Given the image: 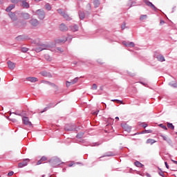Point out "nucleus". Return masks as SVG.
<instances>
[{"label":"nucleus","mask_w":177,"mask_h":177,"mask_svg":"<svg viewBox=\"0 0 177 177\" xmlns=\"http://www.w3.org/2000/svg\"><path fill=\"white\" fill-rule=\"evenodd\" d=\"M49 162L51 167H57V165H60L62 160L59 158H53Z\"/></svg>","instance_id":"nucleus-1"},{"label":"nucleus","mask_w":177,"mask_h":177,"mask_svg":"<svg viewBox=\"0 0 177 177\" xmlns=\"http://www.w3.org/2000/svg\"><path fill=\"white\" fill-rule=\"evenodd\" d=\"M57 12L59 15H62L66 20H71V17L66 13V11H63L62 9H58Z\"/></svg>","instance_id":"nucleus-2"},{"label":"nucleus","mask_w":177,"mask_h":177,"mask_svg":"<svg viewBox=\"0 0 177 177\" xmlns=\"http://www.w3.org/2000/svg\"><path fill=\"white\" fill-rule=\"evenodd\" d=\"M57 12L59 15H62L66 20H71V17L66 13V11H63L62 9H58Z\"/></svg>","instance_id":"nucleus-3"},{"label":"nucleus","mask_w":177,"mask_h":177,"mask_svg":"<svg viewBox=\"0 0 177 177\" xmlns=\"http://www.w3.org/2000/svg\"><path fill=\"white\" fill-rule=\"evenodd\" d=\"M36 14L40 20H44L45 19V12L43 10H37Z\"/></svg>","instance_id":"nucleus-4"},{"label":"nucleus","mask_w":177,"mask_h":177,"mask_svg":"<svg viewBox=\"0 0 177 177\" xmlns=\"http://www.w3.org/2000/svg\"><path fill=\"white\" fill-rule=\"evenodd\" d=\"M48 48V45L46 44H41L39 46L35 48V52L39 53V52H41V50H45Z\"/></svg>","instance_id":"nucleus-5"},{"label":"nucleus","mask_w":177,"mask_h":177,"mask_svg":"<svg viewBox=\"0 0 177 177\" xmlns=\"http://www.w3.org/2000/svg\"><path fill=\"white\" fill-rule=\"evenodd\" d=\"M44 84H46L47 85H49L50 86H52L54 88L55 92H57L59 91V87L55 84V83H51L50 82L43 81Z\"/></svg>","instance_id":"nucleus-6"},{"label":"nucleus","mask_w":177,"mask_h":177,"mask_svg":"<svg viewBox=\"0 0 177 177\" xmlns=\"http://www.w3.org/2000/svg\"><path fill=\"white\" fill-rule=\"evenodd\" d=\"M143 2H145L147 6H149V8H151L152 9H153V10H157V8H156V6H154L153 3L149 1V0H143Z\"/></svg>","instance_id":"nucleus-7"},{"label":"nucleus","mask_w":177,"mask_h":177,"mask_svg":"<svg viewBox=\"0 0 177 177\" xmlns=\"http://www.w3.org/2000/svg\"><path fill=\"white\" fill-rule=\"evenodd\" d=\"M22 121L24 125H27L28 127H32V124L31 123V122H30L28 117H24L22 118Z\"/></svg>","instance_id":"nucleus-8"},{"label":"nucleus","mask_w":177,"mask_h":177,"mask_svg":"<svg viewBox=\"0 0 177 177\" xmlns=\"http://www.w3.org/2000/svg\"><path fill=\"white\" fill-rule=\"evenodd\" d=\"M78 82V77H75L73 80H71V82L66 81V85L67 87L70 86V85H74V84H77Z\"/></svg>","instance_id":"nucleus-9"},{"label":"nucleus","mask_w":177,"mask_h":177,"mask_svg":"<svg viewBox=\"0 0 177 177\" xmlns=\"http://www.w3.org/2000/svg\"><path fill=\"white\" fill-rule=\"evenodd\" d=\"M8 66L10 70H15L16 68V64L11 61L8 62Z\"/></svg>","instance_id":"nucleus-10"},{"label":"nucleus","mask_w":177,"mask_h":177,"mask_svg":"<svg viewBox=\"0 0 177 177\" xmlns=\"http://www.w3.org/2000/svg\"><path fill=\"white\" fill-rule=\"evenodd\" d=\"M26 81H28L29 82H38V78L29 77L26 78Z\"/></svg>","instance_id":"nucleus-11"},{"label":"nucleus","mask_w":177,"mask_h":177,"mask_svg":"<svg viewBox=\"0 0 177 177\" xmlns=\"http://www.w3.org/2000/svg\"><path fill=\"white\" fill-rule=\"evenodd\" d=\"M60 31H68V27L64 24H61L59 26Z\"/></svg>","instance_id":"nucleus-12"},{"label":"nucleus","mask_w":177,"mask_h":177,"mask_svg":"<svg viewBox=\"0 0 177 177\" xmlns=\"http://www.w3.org/2000/svg\"><path fill=\"white\" fill-rule=\"evenodd\" d=\"M47 160H48V158H46V156H43L39 160L37 161V165H41V164H43L44 161H47Z\"/></svg>","instance_id":"nucleus-13"},{"label":"nucleus","mask_w":177,"mask_h":177,"mask_svg":"<svg viewBox=\"0 0 177 177\" xmlns=\"http://www.w3.org/2000/svg\"><path fill=\"white\" fill-rule=\"evenodd\" d=\"M9 16L12 21H16V20H17V17H16L15 13L10 12Z\"/></svg>","instance_id":"nucleus-14"},{"label":"nucleus","mask_w":177,"mask_h":177,"mask_svg":"<svg viewBox=\"0 0 177 177\" xmlns=\"http://www.w3.org/2000/svg\"><path fill=\"white\" fill-rule=\"evenodd\" d=\"M30 24L33 27H37V26H38V24H39V23L38 22V20H37V19H31Z\"/></svg>","instance_id":"nucleus-15"},{"label":"nucleus","mask_w":177,"mask_h":177,"mask_svg":"<svg viewBox=\"0 0 177 177\" xmlns=\"http://www.w3.org/2000/svg\"><path fill=\"white\" fill-rule=\"evenodd\" d=\"M22 2V6L23 8H25L26 9H28V8H30V4H28V3H27L26 1L27 0H21Z\"/></svg>","instance_id":"nucleus-16"},{"label":"nucleus","mask_w":177,"mask_h":177,"mask_svg":"<svg viewBox=\"0 0 177 177\" xmlns=\"http://www.w3.org/2000/svg\"><path fill=\"white\" fill-rule=\"evenodd\" d=\"M41 75L43 77H48L49 78H52V75L46 71L41 72Z\"/></svg>","instance_id":"nucleus-17"},{"label":"nucleus","mask_w":177,"mask_h":177,"mask_svg":"<svg viewBox=\"0 0 177 177\" xmlns=\"http://www.w3.org/2000/svg\"><path fill=\"white\" fill-rule=\"evenodd\" d=\"M78 28L79 27L77 26V25H73L70 26V29L71 30V31H73V32H75V31H78Z\"/></svg>","instance_id":"nucleus-18"},{"label":"nucleus","mask_w":177,"mask_h":177,"mask_svg":"<svg viewBox=\"0 0 177 177\" xmlns=\"http://www.w3.org/2000/svg\"><path fill=\"white\" fill-rule=\"evenodd\" d=\"M21 17H23V19H24V20H28V19H30V14L27 12L22 13Z\"/></svg>","instance_id":"nucleus-19"},{"label":"nucleus","mask_w":177,"mask_h":177,"mask_svg":"<svg viewBox=\"0 0 177 177\" xmlns=\"http://www.w3.org/2000/svg\"><path fill=\"white\" fill-rule=\"evenodd\" d=\"M134 165H136V167H138V168H143L144 165L139 161L136 160L134 162Z\"/></svg>","instance_id":"nucleus-20"},{"label":"nucleus","mask_w":177,"mask_h":177,"mask_svg":"<svg viewBox=\"0 0 177 177\" xmlns=\"http://www.w3.org/2000/svg\"><path fill=\"white\" fill-rule=\"evenodd\" d=\"M15 4H11L6 9V12H10V10H12V9H15Z\"/></svg>","instance_id":"nucleus-21"},{"label":"nucleus","mask_w":177,"mask_h":177,"mask_svg":"<svg viewBox=\"0 0 177 177\" xmlns=\"http://www.w3.org/2000/svg\"><path fill=\"white\" fill-rule=\"evenodd\" d=\"M156 58L159 62H165V58L164 57V56L161 55H158Z\"/></svg>","instance_id":"nucleus-22"},{"label":"nucleus","mask_w":177,"mask_h":177,"mask_svg":"<svg viewBox=\"0 0 177 177\" xmlns=\"http://www.w3.org/2000/svg\"><path fill=\"white\" fill-rule=\"evenodd\" d=\"M27 165V161L24 160L21 163H19L18 167L19 168H23V167H26Z\"/></svg>","instance_id":"nucleus-23"},{"label":"nucleus","mask_w":177,"mask_h":177,"mask_svg":"<svg viewBox=\"0 0 177 177\" xmlns=\"http://www.w3.org/2000/svg\"><path fill=\"white\" fill-rule=\"evenodd\" d=\"M156 140H153V139H148L147 140V143L148 144V145H153V144H154V143H156Z\"/></svg>","instance_id":"nucleus-24"},{"label":"nucleus","mask_w":177,"mask_h":177,"mask_svg":"<svg viewBox=\"0 0 177 177\" xmlns=\"http://www.w3.org/2000/svg\"><path fill=\"white\" fill-rule=\"evenodd\" d=\"M123 129H124V131H127V132H130V131H131V127H129V126L127 125V124H124V125L123 126Z\"/></svg>","instance_id":"nucleus-25"},{"label":"nucleus","mask_w":177,"mask_h":177,"mask_svg":"<svg viewBox=\"0 0 177 177\" xmlns=\"http://www.w3.org/2000/svg\"><path fill=\"white\" fill-rule=\"evenodd\" d=\"M93 4L95 6V8H99L100 2L99 1V0H94Z\"/></svg>","instance_id":"nucleus-26"},{"label":"nucleus","mask_w":177,"mask_h":177,"mask_svg":"<svg viewBox=\"0 0 177 177\" xmlns=\"http://www.w3.org/2000/svg\"><path fill=\"white\" fill-rule=\"evenodd\" d=\"M66 41H67V38L66 37H64L63 39H58V40H57V42L58 43V44H60V43H64V42H66Z\"/></svg>","instance_id":"nucleus-27"},{"label":"nucleus","mask_w":177,"mask_h":177,"mask_svg":"<svg viewBox=\"0 0 177 177\" xmlns=\"http://www.w3.org/2000/svg\"><path fill=\"white\" fill-rule=\"evenodd\" d=\"M167 127L170 129H175V126L172 123L167 122Z\"/></svg>","instance_id":"nucleus-28"},{"label":"nucleus","mask_w":177,"mask_h":177,"mask_svg":"<svg viewBox=\"0 0 177 177\" xmlns=\"http://www.w3.org/2000/svg\"><path fill=\"white\" fill-rule=\"evenodd\" d=\"M79 16H80L81 20H84V19L85 18V14H84V12H80L79 13Z\"/></svg>","instance_id":"nucleus-29"},{"label":"nucleus","mask_w":177,"mask_h":177,"mask_svg":"<svg viewBox=\"0 0 177 177\" xmlns=\"http://www.w3.org/2000/svg\"><path fill=\"white\" fill-rule=\"evenodd\" d=\"M44 57L46 60H47L48 62H51L52 57L50 56H49L48 55H45Z\"/></svg>","instance_id":"nucleus-30"},{"label":"nucleus","mask_w":177,"mask_h":177,"mask_svg":"<svg viewBox=\"0 0 177 177\" xmlns=\"http://www.w3.org/2000/svg\"><path fill=\"white\" fill-rule=\"evenodd\" d=\"M21 50L23 52V53H26V52H28V48L26 47H21Z\"/></svg>","instance_id":"nucleus-31"},{"label":"nucleus","mask_w":177,"mask_h":177,"mask_svg":"<svg viewBox=\"0 0 177 177\" xmlns=\"http://www.w3.org/2000/svg\"><path fill=\"white\" fill-rule=\"evenodd\" d=\"M170 86H172L173 88H177L176 82H174L173 83H169V84Z\"/></svg>","instance_id":"nucleus-32"},{"label":"nucleus","mask_w":177,"mask_h":177,"mask_svg":"<svg viewBox=\"0 0 177 177\" xmlns=\"http://www.w3.org/2000/svg\"><path fill=\"white\" fill-rule=\"evenodd\" d=\"M159 127H160V128H162V129H164L165 131H167V129H168L167 128V126H165V125H164V124H159Z\"/></svg>","instance_id":"nucleus-33"},{"label":"nucleus","mask_w":177,"mask_h":177,"mask_svg":"<svg viewBox=\"0 0 177 177\" xmlns=\"http://www.w3.org/2000/svg\"><path fill=\"white\" fill-rule=\"evenodd\" d=\"M45 8H46V9H47V10H50V9H52V8L50 7V5H49V3L46 4Z\"/></svg>","instance_id":"nucleus-34"},{"label":"nucleus","mask_w":177,"mask_h":177,"mask_svg":"<svg viewBox=\"0 0 177 177\" xmlns=\"http://www.w3.org/2000/svg\"><path fill=\"white\" fill-rule=\"evenodd\" d=\"M147 18V15H141V17H140V20H145V19Z\"/></svg>","instance_id":"nucleus-35"},{"label":"nucleus","mask_w":177,"mask_h":177,"mask_svg":"<svg viewBox=\"0 0 177 177\" xmlns=\"http://www.w3.org/2000/svg\"><path fill=\"white\" fill-rule=\"evenodd\" d=\"M128 46H131V48H134V46H135V43H133V42H129V44H128Z\"/></svg>","instance_id":"nucleus-36"},{"label":"nucleus","mask_w":177,"mask_h":177,"mask_svg":"<svg viewBox=\"0 0 177 177\" xmlns=\"http://www.w3.org/2000/svg\"><path fill=\"white\" fill-rule=\"evenodd\" d=\"M84 136V133L81 132V133H79L77 135V138H82Z\"/></svg>","instance_id":"nucleus-37"},{"label":"nucleus","mask_w":177,"mask_h":177,"mask_svg":"<svg viewBox=\"0 0 177 177\" xmlns=\"http://www.w3.org/2000/svg\"><path fill=\"white\" fill-rule=\"evenodd\" d=\"M127 6H129V8H132V1H129L127 3Z\"/></svg>","instance_id":"nucleus-38"},{"label":"nucleus","mask_w":177,"mask_h":177,"mask_svg":"<svg viewBox=\"0 0 177 177\" xmlns=\"http://www.w3.org/2000/svg\"><path fill=\"white\" fill-rule=\"evenodd\" d=\"M93 89H94V90L97 89V86L96 85V84H93Z\"/></svg>","instance_id":"nucleus-39"},{"label":"nucleus","mask_w":177,"mask_h":177,"mask_svg":"<svg viewBox=\"0 0 177 177\" xmlns=\"http://www.w3.org/2000/svg\"><path fill=\"white\" fill-rule=\"evenodd\" d=\"M115 102L119 104V103H121V104H124V103L122 102V101L120 100H115Z\"/></svg>","instance_id":"nucleus-40"},{"label":"nucleus","mask_w":177,"mask_h":177,"mask_svg":"<svg viewBox=\"0 0 177 177\" xmlns=\"http://www.w3.org/2000/svg\"><path fill=\"white\" fill-rule=\"evenodd\" d=\"M97 113H99V111H95L93 112L92 114L93 115H97Z\"/></svg>","instance_id":"nucleus-41"},{"label":"nucleus","mask_w":177,"mask_h":177,"mask_svg":"<svg viewBox=\"0 0 177 177\" xmlns=\"http://www.w3.org/2000/svg\"><path fill=\"white\" fill-rule=\"evenodd\" d=\"M57 50H59V52H64V50H63V48H60V47H58V48H57Z\"/></svg>","instance_id":"nucleus-42"},{"label":"nucleus","mask_w":177,"mask_h":177,"mask_svg":"<svg viewBox=\"0 0 177 177\" xmlns=\"http://www.w3.org/2000/svg\"><path fill=\"white\" fill-rule=\"evenodd\" d=\"M162 138L163 140H165L166 142H168V138L164 136H162Z\"/></svg>","instance_id":"nucleus-43"},{"label":"nucleus","mask_w":177,"mask_h":177,"mask_svg":"<svg viewBox=\"0 0 177 177\" xmlns=\"http://www.w3.org/2000/svg\"><path fill=\"white\" fill-rule=\"evenodd\" d=\"M165 165L166 166V168H167V169H169V165H168V162H165Z\"/></svg>","instance_id":"nucleus-44"},{"label":"nucleus","mask_w":177,"mask_h":177,"mask_svg":"<svg viewBox=\"0 0 177 177\" xmlns=\"http://www.w3.org/2000/svg\"><path fill=\"white\" fill-rule=\"evenodd\" d=\"M12 3H17L19 2L18 0H11Z\"/></svg>","instance_id":"nucleus-45"},{"label":"nucleus","mask_w":177,"mask_h":177,"mask_svg":"<svg viewBox=\"0 0 177 177\" xmlns=\"http://www.w3.org/2000/svg\"><path fill=\"white\" fill-rule=\"evenodd\" d=\"M14 172L13 171H10L8 174V176H12L13 175Z\"/></svg>","instance_id":"nucleus-46"},{"label":"nucleus","mask_w":177,"mask_h":177,"mask_svg":"<svg viewBox=\"0 0 177 177\" xmlns=\"http://www.w3.org/2000/svg\"><path fill=\"white\" fill-rule=\"evenodd\" d=\"M122 30H125V24H123L121 26Z\"/></svg>","instance_id":"nucleus-47"},{"label":"nucleus","mask_w":177,"mask_h":177,"mask_svg":"<svg viewBox=\"0 0 177 177\" xmlns=\"http://www.w3.org/2000/svg\"><path fill=\"white\" fill-rule=\"evenodd\" d=\"M123 45H124V46H128V44L127 41H123L122 42Z\"/></svg>","instance_id":"nucleus-48"},{"label":"nucleus","mask_w":177,"mask_h":177,"mask_svg":"<svg viewBox=\"0 0 177 177\" xmlns=\"http://www.w3.org/2000/svg\"><path fill=\"white\" fill-rule=\"evenodd\" d=\"M159 175H160V176H164V172L162 171L160 172Z\"/></svg>","instance_id":"nucleus-49"},{"label":"nucleus","mask_w":177,"mask_h":177,"mask_svg":"<svg viewBox=\"0 0 177 177\" xmlns=\"http://www.w3.org/2000/svg\"><path fill=\"white\" fill-rule=\"evenodd\" d=\"M171 161H172L174 164H177V161H176V160H171Z\"/></svg>","instance_id":"nucleus-50"},{"label":"nucleus","mask_w":177,"mask_h":177,"mask_svg":"<svg viewBox=\"0 0 177 177\" xmlns=\"http://www.w3.org/2000/svg\"><path fill=\"white\" fill-rule=\"evenodd\" d=\"M164 21L163 20H162V21H160V24H164Z\"/></svg>","instance_id":"nucleus-51"},{"label":"nucleus","mask_w":177,"mask_h":177,"mask_svg":"<svg viewBox=\"0 0 177 177\" xmlns=\"http://www.w3.org/2000/svg\"><path fill=\"white\" fill-rule=\"evenodd\" d=\"M35 2H41V1H42V0H35Z\"/></svg>","instance_id":"nucleus-52"},{"label":"nucleus","mask_w":177,"mask_h":177,"mask_svg":"<svg viewBox=\"0 0 177 177\" xmlns=\"http://www.w3.org/2000/svg\"><path fill=\"white\" fill-rule=\"evenodd\" d=\"M147 177H151L150 174H147Z\"/></svg>","instance_id":"nucleus-53"},{"label":"nucleus","mask_w":177,"mask_h":177,"mask_svg":"<svg viewBox=\"0 0 177 177\" xmlns=\"http://www.w3.org/2000/svg\"><path fill=\"white\" fill-rule=\"evenodd\" d=\"M146 127H147V124H144V125H143V127H144V128H146Z\"/></svg>","instance_id":"nucleus-54"},{"label":"nucleus","mask_w":177,"mask_h":177,"mask_svg":"<svg viewBox=\"0 0 177 177\" xmlns=\"http://www.w3.org/2000/svg\"><path fill=\"white\" fill-rule=\"evenodd\" d=\"M115 120H120V118L115 117Z\"/></svg>","instance_id":"nucleus-55"},{"label":"nucleus","mask_w":177,"mask_h":177,"mask_svg":"<svg viewBox=\"0 0 177 177\" xmlns=\"http://www.w3.org/2000/svg\"><path fill=\"white\" fill-rule=\"evenodd\" d=\"M117 100H112L111 102H115Z\"/></svg>","instance_id":"nucleus-56"},{"label":"nucleus","mask_w":177,"mask_h":177,"mask_svg":"<svg viewBox=\"0 0 177 177\" xmlns=\"http://www.w3.org/2000/svg\"><path fill=\"white\" fill-rule=\"evenodd\" d=\"M69 167H73V165H69Z\"/></svg>","instance_id":"nucleus-57"},{"label":"nucleus","mask_w":177,"mask_h":177,"mask_svg":"<svg viewBox=\"0 0 177 177\" xmlns=\"http://www.w3.org/2000/svg\"><path fill=\"white\" fill-rule=\"evenodd\" d=\"M67 131H71V129H66Z\"/></svg>","instance_id":"nucleus-58"},{"label":"nucleus","mask_w":177,"mask_h":177,"mask_svg":"<svg viewBox=\"0 0 177 177\" xmlns=\"http://www.w3.org/2000/svg\"><path fill=\"white\" fill-rule=\"evenodd\" d=\"M26 161H30V160L28 159V160H26Z\"/></svg>","instance_id":"nucleus-59"},{"label":"nucleus","mask_w":177,"mask_h":177,"mask_svg":"<svg viewBox=\"0 0 177 177\" xmlns=\"http://www.w3.org/2000/svg\"><path fill=\"white\" fill-rule=\"evenodd\" d=\"M17 115H21V114H17Z\"/></svg>","instance_id":"nucleus-60"},{"label":"nucleus","mask_w":177,"mask_h":177,"mask_svg":"<svg viewBox=\"0 0 177 177\" xmlns=\"http://www.w3.org/2000/svg\"><path fill=\"white\" fill-rule=\"evenodd\" d=\"M78 1H82V0H78Z\"/></svg>","instance_id":"nucleus-61"},{"label":"nucleus","mask_w":177,"mask_h":177,"mask_svg":"<svg viewBox=\"0 0 177 177\" xmlns=\"http://www.w3.org/2000/svg\"><path fill=\"white\" fill-rule=\"evenodd\" d=\"M10 114H12V112H10Z\"/></svg>","instance_id":"nucleus-62"},{"label":"nucleus","mask_w":177,"mask_h":177,"mask_svg":"<svg viewBox=\"0 0 177 177\" xmlns=\"http://www.w3.org/2000/svg\"><path fill=\"white\" fill-rule=\"evenodd\" d=\"M45 111H46V108H45Z\"/></svg>","instance_id":"nucleus-63"},{"label":"nucleus","mask_w":177,"mask_h":177,"mask_svg":"<svg viewBox=\"0 0 177 177\" xmlns=\"http://www.w3.org/2000/svg\"><path fill=\"white\" fill-rule=\"evenodd\" d=\"M54 1H56V0H54Z\"/></svg>","instance_id":"nucleus-64"}]
</instances>
